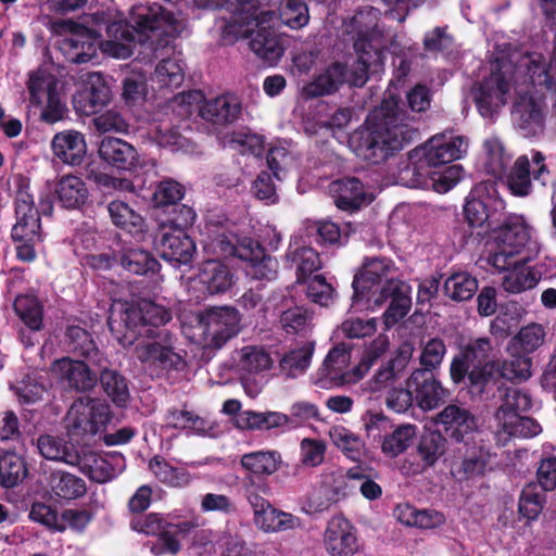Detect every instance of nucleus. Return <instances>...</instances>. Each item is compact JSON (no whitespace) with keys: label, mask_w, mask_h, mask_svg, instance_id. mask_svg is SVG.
<instances>
[{"label":"nucleus","mask_w":556,"mask_h":556,"mask_svg":"<svg viewBox=\"0 0 556 556\" xmlns=\"http://www.w3.org/2000/svg\"><path fill=\"white\" fill-rule=\"evenodd\" d=\"M539 86L523 77L515 80V96L510 111L515 129L526 138L543 135L548 116L546 97L535 89Z\"/></svg>","instance_id":"9d476101"},{"label":"nucleus","mask_w":556,"mask_h":556,"mask_svg":"<svg viewBox=\"0 0 556 556\" xmlns=\"http://www.w3.org/2000/svg\"><path fill=\"white\" fill-rule=\"evenodd\" d=\"M446 451V439L438 431L425 433L417 446L424 467L433 466Z\"/></svg>","instance_id":"4d7b16f0"},{"label":"nucleus","mask_w":556,"mask_h":556,"mask_svg":"<svg viewBox=\"0 0 556 556\" xmlns=\"http://www.w3.org/2000/svg\"><path fill=\"white\" fill-rule=\"evenodd\" d=\"M329 438L334 446L342 451L349 458L359 459L365 450V443L359 435L341 425L329 429Z\"/></svg>","instance_id":"de8ad7c7"},{"label":"nucleus","mask_w":556,"mask_h":556,"mask_svg":"<svg viewBox=\"0 0 556 556\" xmlns=\"http://www.w3.org/2000/svg\"><path fill=\"white\" fill-rule=\"evenodd\" d=\"M276 25V10L269 2L245 0L232 21L220 26L222 39L225 43H233L249 37L250 49L260 59L275 64L283 54L282 43L274 29Z\"/></svg>","instance_id":"20e7f679"},{"label":"nucleus","mask_w":556,"mask_h":556,"mask_svg":"<svg viewBox=\"0 0 556 556\" xmlns=\"http://www.w3.org/2000/svg\"><path fill=\"white\" fill-rule=\"evenodd\" d=\"M110 418V406L103 400L81 396L66 414L67 433L71 438L94 435L105 428Z\"/></svg>","instance_id":"ddd939ff"},{"label":"nucleus","mask_w":556,"mask_h":556,"mask_svg":"<svg viewBox=\"0 0 556 556\" xmlns=\"http://www.w3.org/2000/svg\"><path fill=\"white\" fill-rule=\"evenodd\" d=\"M494 346L490 338H476L459 346V353L451 362L450 375L454 383L466 378L468 369L493 357Z\"/></svg>","instance_id":"4be33fe9"},{"label":"nucleus","mask_w":556,"mask_h":556,"mask_svg":"<svg viewBox=\"0 0 556 556\" xmlns=\"http://www.w3.org/2000/svg\"><path fill=\"white\" fill-rule=\"evenodd\" d=\"M66 337L68 348L73 353L100 365V352L85 329L79 326H71L67 328Z\"/></svg>","instance_id":"09e8293b"},{"label":"nucleus","mask_w":556,"mask_h":556,"mask_svg":"<svg viewBox=\"0 0 556 556\" xmlns=\"http://www.w3.org/2000/svg\"><path fill=\"white\" fill-rule=\"evenodd\" d=\"M157 250L163 260L174 265L188 264L195 252V244L184 230L164 226Z\"/></svg>","instance_id":"cd10ccee"},{"label":"nucleus","mask_w":556,"mask_h":556,"mask_svg":"<svg viewBox=\"0 0 556 556\" xmlns=\"http://www.w3.org/2000/svg\"><path fill=\"white\" fill-rule=\"evenodd\" d=\"M56 33L70 31L61 43L66 59L73 63H87L97 55V37L86 30H74L72 22H60L55 25Z\"/></svg>","instance_id":"393cba45"},{"label":"nucleus","mask_w":556,"mask_h":556,"mask_svg":"<svg viewBox=\"0 0 556 556\" xmlns=\"http://www.w3.org/2000/svg\"><path fill=\"white\" fill-rule=\"evenodd\" d=\"M49 484L52 493L63 500H76L87 492L86 482L70 472L58 470L51 473Z\"/></svg>","instance_id":"79ce46f5"},{"label":"nucleus","mask_w":556,"mask_h":556,"mask_svg":"<svg viewBox=\"0 0 556 556\" xmlns=\"http://www.w3.org/2000/svg\"><path fill=\"white\" fill-rule=\"evenodd\" d=\"M16 223L12 229L14 241L40 242V217L34 207V199L26 191H18L16 197Z\"/></svg>","instance_id":"a878e982"},{"label":"nucleus","mask_w":556,"mask_h":556,"mask_svg":"<svg viewBox=\"0 0 556 556\" xmlns=\"http://www.w3.org/2000/svg\"><path fill=\"white\" fill-rule=\"evenodd\" d=\"M204 249L220 256H236L245 263V275L255 280L271 281L277 278L278 260L266 253L263 245L247 236H239L225 226H206Z\"/></svg>","instance_id":"423d86ee"},{"label":"nucleus","mask_w":556,"mask_h":556,"mask_svg":"<svg viewBox=\"0 0 556 556\" xmlns=\"http://www.w3.org/2000/svg\"><path fill=\"white\" fill-rule=\"evenodd\" d=\"M414 124L415 116L401 108L395 99H384L365 125L350 136V148L358 157L379 163L417 137Z\"/></svg>","instance_id":"f03ea898"},{"label":"nucleus","mask_w":556,"mask_h":556,"mask_svg":"<svg viewBox=\"0 0 556 556\" xmlns=\"http://www.w3.org/2000/svg\"><path fill=\"white\" fill-rule=\"evenodd\" d=\"M459 165L442 166L439 168L408 166L402 173V181L410 188H431L438 193H446L463 178Z\"/></svg>","instance_id":"dca6fc26"},{"label":"nucleus","mask_w":556,"mask_h":556,"mask_svg":"<svg viewBox=\"0 0 556 556\" xmlns=\"http://www.w3.org/2000/svg\"><path fill=\"white\" fill-rule=\"evenodd\" d=\"M51 371L54 378L68 389L88 391L97 383L96 375L83 361H75L70 357L58 359L53 363Z\"/></svg>","instance_id":"bb28decb"},{"label":"nucleus","mask_w":556,"mask_h":556,"mask_svg":"<svg viewBox=\"0 0 556 556\" xmlns=\"http://www.w3.org/2000/svg\"><path fill=\"white\" fill-rule=\"evenodd\" d=\"M281 463L280 454L276 451H257L244 454L241 465L254 475H273Z\"/></svg>","instance_id":"8fccbe9b"},{"label":"nucleus","mask_w":556,"mask_h":556,"mask_svg":"<svg viewBox=\"0 0 556 556\" xmlns=\"http://www.w3.org/2000/svg\"><path fill=\"white\" fill-rule=\"evenodd\" d=\"M149 136L161 147H168L173 150L184 147V137L173 128L172 122L167 118L151 123Z\"/></svg>","instance_id":"338daca9"},{"label":"nucleus","mask_w":556,"mask_h":556,"mask_svg":"<svg viewBox=\"0 0 556 556\" xmlns=\"http://www.w3.org/2000/svg\"><path fill=\"white\" fill-rule=\"evenodd\" d=\"M193 285L204 294L224 293L232 286V274L222 262L208 260L200 266Z\"/></svg>","instance_id":"2f4dec72"},{"label":"nucleus","mask_w":556,"mask_h":556,"mask_svg":"<svg viewBox=\"0 0 556 556\" xmlns=\"http://www.w3.org/2000/svg\"><path fill=\"white\" fill-rule=\"evenodd\" d=\"M51 149L55 157L72 166L80 165L87 154L85 136L74 129L55 134L51 141Z\"/></svg>","instance_id":"f704fd0d"},{"label":"nucleus","mask_w":556,"mask_h":556,"mask_svg":"<svg viewBox=\"0 0 556 556\" xmlns=\"http://www.w3.org/2000/svg\"><path fill=\"white\" fill-rule=\"evenodd\" d=\"M468 149V142L460 136L437 134L422 146L424 165L420 167L439 168L463 157Z\"/></svg>","instance_id":"6ab92c4d"},{"label":"nucleus","mask_w":556,"mask_h":556,"mask_svg":"<svg viewBox=\"0 0 556 556\" xmlns=\"http://www.w3.org/2000/svg\"><path fill=\"white\" fill-rule=\"evenodd\" d=\"M545 156L539 151H532L531 157L520 155L508 176V187L515 195L525 197L530 193L531 179L530 167L533 165L532 175L535 180H540L543 185L547 184L549 170L545 165Z\"/></svg>","instance_id":"aec40b11"},{"label":"nucleus","mask_w":556,"mask_h":556,"mask_svg":"<svg viewBox=\"0 0 556 556\" xmlns=\"http://www.w3.org/2000/svg\"><path fill=\"white\" fill-rule=\"evenodd\" d=\"M329 192L334 204L342 211L354 212L372 201V195L364 190L357 178H343L332 181Z\"/></svg>","instance_id":"473e14b6"},{"label":"nucleus","mask_w":556,"mask_h":556,"mask_svg":"<svg viewBox=\"0 0 556 556\" xmlns=\"http://www.w3.org/2000/svg\"><path fill=\"white\" fill-rule=\"evenodd\" d=\"M165 424L167 427L200 435L211 434L214 429L212 421L186 409H169L165 416Z\"/></svg>","instance_id":"4c0bfd02"},{"label":"nucleus","mask_w":556,"mask_h":556,"mask_svg":"<svg viewBox=\"0 0 556 556\" xmlns=\"http://www.w3.org/2000/svg\"><path fill=\"white\" fill-rule=\"evenodd\" d=\"M14 311L21 320L31 330H39L42 325V307L34 295H20L14 301Z\"/></svg>","instance_id":"e2e57ef3"},{"label":"nucleus","mask_w":556,"mask_h":556,"mask_svg":"<svg viewBox=\"0 0 556 556\" xmlns=\"http://www.w3.org/2000/svg\"><path fill=\"white\" fill-rule=\"evenodd\" d=\"M313 353V343L291 350L280 361L281 370L291 378L302 375L309 367Z\"/></svg>","instance_id":"6e6d98bb"},{"label":"nucleus","mask_w":556,"mask_h":556,"mask_svg":"<svg viewBox=\"0 0 556 556\" xmlns=\"http://www.w3.org/2000/svg\"><path fill=\"white\" fill-rule=\"evenodd\" d=\"M98 153L103 162L117 169L132 170L141 166L136 148L119 138H103L99 144Z\"/></svg>","instance_id":"7c9ffc66"},{"label":"nucleus","mask_w":556,"mask_h":556,"mask_svg":"<svg viewBox=\"0 0 556 556\" xmlns=\"http://www.w3.org/2000/svg\"><path fill=\"white\" fill-rule=\"evenodd\" d=\"M239 312L229 306L212 307L199 318L205 344L220 348L240 331Z\"/></svg>","instance_id":"2eb2a0df"},{"label":"nucleus","mask_w":556,"mask_h":556,"mask_svg":"<svg viewBox=\"0 0 556 556\" xmlns=\"http://www.w3.org/2000/svg\"><path fill=\"white\" fill-rule=\"evenodd\" d=\"M253 509V521L265 533H276L301 527L300 518L275 508L268 501L257 494L249 496Z\"/></svg>","instance_id":"412c9836"},{"label":"nucleus","mask_w":556,"mask_h":556,"mask_svg":"<svg viewBox=\"0 0 556 556\" xmlns=\"http://www.w3.org/2000/svg\"><path fill=\"white\" fill-rule=\"evenodd\" d=\"M287 257L296 267L298 282L312 278L311 275L321 267L319 255L312 248L302 247L292 249V247H290Z\"/></svg>","instance_id":"603ef678"},{"label":"nucleus","mask_w":556,"mask_h":556,"mask_svg":"<svg viewBox=\"0 0 556 556\" xmlns=\"http://www.w3.org/2000/svg\"><path fill=\"white\" fill-rule=\"evenodd\" d=\"M540 52L510 53L506 59L496 61L489 77L481 81L475 89L476 106L484 118H492L506 104L511 92L515 93V80L529 77L534 84V73L538 70L533 65H526L527 61L536 60Z\"/></svg>","instance_id":"39448f33"},{"label":"nucleus","mask_w":556,"mask_h":556,"mask_svg":"<svg viewBox=\"0 0 556 556\" xmlns=\"http://www.w3.org/2000/svg\"><path fill=\"white\" fill-rule=\"evenodd\" d=\"M397 268L387 258H372L364 264L363 270L353 280V304L374 309L381 306V295L400 286Z\"/></svg>","instance_id":"9b49d317"},{"label":"nucleus","mask_w":556,"mask_h":556,"mask_svg":"<svg viewBox=\"0 0 556 556\" xmlns=\"http://www.w3.org/2000/svg\"><path fill=\"white\" fill-rule=\"evenodd\" d=\"M269 353L258 345H247L237 351V366L242 375L260 374L273 366Z\"/></svg>","instance_id":"a19ab883"},{"label":"nucleus","mask_w":556,"mask_h":556,"mask_svg":"<svg viewBox=\"0 0 556 556\" xmlns=\"http://www.w3.org/2000/svg\"><path fill=\"white\" fill-rule=\"evenodd\" d=\"M407 387L415 393L418 406L425 410L435 408L450 395L448 391L424 369H417L410 375Z\"/></svg>","instance_id":"c756f323"},{"label":"nucleus","mask_w":556,"mask_h":556,"mask_svg":"<svg viewBox=\"0 0 556 556\" xmlns=\"http://www.w3.org/2000/svg\"><path fill=\"white\" fill-rule=\"evenodd\" d=\"M351 358V349L346 344L333 346L312 376V382L325 390L357 383L366 376V366L350 368Z\"/></svg>","instance_id":"f8f14e48"},{"label":"nucleus","mask_w":556,"mask_h":556,"mask_svg":"<svg viewBox=\"0 0 556 556\" xmlns=\"http://www.w3.org/2000/svg\"><path fill=\"white\" fill-rule=\"evenodd\" d=\"M416 435V427L413 425H402L392 433L386 435L381 450L388 457H396L402 454L412 444Z\"/></svg>","instance_id":"0e129e2a"},{"label":"nucleus","mask_w":556,"mask_h":556,"mask_svg":"<svg viewBox=\"0 0 556 556\" xmlns=\"http://www.w3.org/2000/svg\"><path fill=\"white\" fill-rule=\"evenodd\" d=\"M324 547L331 556H354L358 552L355 527L344 517H332L324 532Z\"/></svg>","instance_id":"5701e85b"},{"label":"nucleus","mask_w":556,"mask_h":556,"mask_svg":"<svg viewBox=\"0 0 556 556\" xmlns=\"http://www.w3.org/2000/svg\"><path fill=\"white\" fill-rule=\"evenodd\" d=\"M111 91L100 73L88 72L79 75L76 81V92L73 104L77 112L90 115L106 105Z\"/></svg>","instance_id":"f3484780"},{"label":"nucleus","mask_w":556,"mask_h":556,"mask_svg":"<svg viewBox=\"0 0 556 556\" xmlns=\"http://www.w3.org/2000/svg\"><path fill=\"white\" fill-rule=\"evenodd\" d=\"M477 290L478 280L466 271L454 273L444 282L445 294L456 302L471 299Z\"/></svg>","instance_id":"3c124183"},{"label":"nucleus","mask_w":556,"mask_h":556,"mask_svg":"<svg viewBox=\"0 0 556 556\" xmlns=\"http://www.w3.org/2000/svg\"><path fill=\"white\" fill-rule=\"evenodd\" d=\"M28 470L24 458L14 453L7 452L0 456V485L13 488L27 477Z\"/></svg>","instance_id":"49530a36"},{"label":"nucleus","mask_w":556,"mask_h":556,"mask_svg":"<svg viewBox=\"0 0 556 556\" xmlns=\"http://www.w3.org/2000/svg\"><path fill=\"white\" fill-rule=\"evenodd\" d=\"M276 18L291 29L302 28L309 21L307 5L302 0H285L279 5Z\"/></svg>","instance_id":"bf43d9fd"},{"label":"nucleus","mask_w":556,"mask_h":556,"mask_svg":"<svg viewBox=\"0 0 556 556\" xmlns=\"http://www.w3.org/2000/svg\"><path fill=\"white\" fill-rule=\"evenodd\" d=\"M536 60L527 61L526 65H533L538 72L534 74V84L546 88L555 93V99L552 104V118L556 125V46L548 59L541 54L535 56Z\"/></svg>","instance_id":"c03bdc74"},{"label":"nucleus","mask_w":556,"mask_h":556,"mask_svg":"<svg viewBox=\"0 0 556 556\" xmlns=\"http://www.w3.org/2000/svg\"><path fill=\"white\" fill-rule=\"evenodd\" d=\"M344 31L352 35L356 56L377 52L380 67L383 63L382 50L386 47L383 30L379 26V11L372 7L361 9L350 21L344 23Z\"/></svg>","instance_id":"4468645a"},{"label":"nucleus","mask_w":556,"mask_h":556,"mask_svg":"<svg viewBox=\"0 0 556 556\" xmlns=\"http://www.w3.org/2000/svg\"><path fill=\"white\" fill-rule=\"evenodd\" d=\"M484 189V186H478L470 192L464 206V214L471 227L486 225L493 229L498 222L497 213L504 210V203L491 195L483 197Z\"/></svg>","instance_id":"b1692460"},{"label":"nucleus","mask_w":556,"mask_h":556,"mask_svg":"<svg viewBox=\"0 0 556 556\" xmlns=\"http://www.w3.org/2000/svg\"><path fill=\"white\" fill-rule=\"evenodd\" d=\"M502 362L491 358L468 369L466 377L471 387L482 392L490 382L502 378Z\"/></svg>","instance_id":"680f3d73"},{"label":"nucleus","mask_w":556,"mask_h":556,"mask_svg":"<svg viewBox=\"0 0 556 556\" xmlns=\"http://www.w3.org/2000/svg\"><path fill=\"white\" fill-rule=\"evenodd\" d=\"M109 213L113 224L129 232L142 229L143 219L134 208L123 201H112L109 204Z\"/></svg>","instance_id":"052dcab7"},{"label":"nucleus","mask_w":556,"mask_h":556,"mask_svg":"<svg viewBox=\"0 0 556 556\" xmlns=\"http://www.w3.org/2000/svg\"><path fill=\"white\" fill-rule=\"evenodd\" d=\"M56 78L43 67L29 72L26 86L30 103L43 105L45 99L56 92Z\"/></svg>","instance_id":"37998d69"},{"label":"nucleus","mask_w":556,"mask_h":556,"mask_svg":"<svg viewBox=\"0 0 556 556\" xmlns=\"http://www.w3.org/2000/svg\"><path fill=\"white\" fill-rule=\"evenodd\" d=\"M172 315L164 306L149 300L137 303H114L109 317V327L115 339L124 346L134 345L136 358L162 369L180 370L186 363L176 348V339L159 327L169 321Z\"/></svg>","instance_id":"f257e3e1"},{"label":"nucleus","mask_w":556,"mask_h":556,"mask_svg":"<svg viewBox=\"0 0 556 556\" xmlns=\"http://www.w3.org/2000/svg\"><path fill=\"white\" fill-rule=\"evenodd\" d=\"M185 78L184 64L180 58L163 59L155 67L153 80L160 88H177Z\"/></svg>","instance_id":"864d4df0"},{"label":"nucleus","mask_w":556,"mask_h":556,"mask_svg":"<svg viewBox=\"0 0 556 556\" xmlns=\"http://www.w3.org/2000/svg\"><path fill=\"white\" fill-rule=\"evenodd\" d=\"M241 112V103L233 94H224L206 101L201 108V116L213 124L224 125L235 122Z\"/></svg>","instance_id":"c9c22d12"},{"label":"nucleus","mask_w":556,"mask_h":556,"mask_svg":"<svg viewBox=\"0 0 556 556\" xmlns=\"http://www.w3.org/2000/svg\"><path fill=\"white\" fill-rule=\"evenodd\" d=\"M36 446L46 459L61 462L70 466L77 463L79 448L63 438L43 434L37 439Z\"/></svg>","instance_id":"e433bc0d"},{"label":"nucleus","mask_w":556,"mask_h":556,"mask_svg":"<svg viewBox=\"0 0 556 556\" xmlns=\"http://www.w3.org/2000/svg\"><path fill=\"white\" fill-rule=\"evenodd\" d=\"M73 466L78 467L91 480L105 483L125 470L126 462L119 453L98 454L90 450L80 448L77 463Z\"/></svg>","instance_id":"a211bd4d"},{"label":"nucleus","mask_w":556,"mask_h":556,"mask_svg":"<svg viewBox=\"0 0 556 556\" xmlns=\"http://www.w3.org/2000/svg\"><path fill=\"white\" fill-rule=\"evenodd\" d=\"M93 21L97 26L93 31L100 36L104 29L108 35L101 43L102 52L116 59L129 58L136 42L147 41L149 33L160 30L167 35L176 30L175 16L156 2L134 5L129 22L111 12H97Z\"/></svg>","instance_id":"7ed1b4c3"},{"label":"nucleus","mask_w":556,"mask_h":556,"mask_svg":"<svg viewBox=\"0 0 556 556\" xmlns=\"http://www.w3.org/2000/svg\"><path fill=\"white\" fill-rule=\"evenodd\" d=\"M410 288L403 281H400V286L393 290H387L381 295L384 298L381 300V305L391 299L390 306L383 314L384 323L388 327L395 325L400 319L405 317L410 309Z\"/></svg>","instance_id":"ea45409f"},{"label":"nucleus","mask_w":556,"mask_h":556,"mask_svg":"<svg viewBox=\"0 0 556 556\" xmlns=\"http://www.w3.org/2000/svg\"><path fill=\"white\" fill-rule=\"evenodd\" d=\"M100 384L111 401L118 407H125L130 399L126 378L117 370L104 368L100 374Z\"/></svg>","instance_id":"a18cd8bd"},{"label":"nucleus","mask_w":556,"mask_h":556,"mask_svg":"<svg viewBox=\"0 0 556 556\" xmlns=\"http://www.w3.org/2000/svg\"><path fill=\"white\" fill-rule=\"evenodd\" d=\"M536 255H523L516 258V264L511 265L503 277L502 286L509 293H520L522 291L534 288L542 279L543 275L548 273L540 268H530L527 266Z\"/></svg>","instance_id":"72a5a7b5"},{"label":"nucleus","mask_w":556,"mask_h":556,"mask_svg":"<svg viewBox=\"0 0 556 556\" xmlns=\"http://www.w3.org/2000/svg\"><path fill=\"white\" fill-rule=\"evenodd\" d=\"M545 338V331L541 325L532 324L520 329L508 346V352L531 353L540 348Z\"/></svg>","instance_id":"13d9d810"},{"label":"nucleus","mask_w":556,"mask_h":556,"mask_svg":"<svg viewBox=\"0 0 556 556\" xmlns=\"http://www.w3.org/2000/svg\"><path fill=\"white\" fill-rule=\"evenodd\" d=\"M498 407L493 416V431L501 443L511 438H533L542 428L532 418L521 414L531 406L529 394L517 388L500 390Z\"/></svg>","instance_id":"6e6552de"},{"label":"nucleus","mask_w":556,"mask_h":556,"mask_svg":"<svg viewBox=\"0 0 556 556\" xmlns=\"http://www.w3.org/2000/svg\"><path fill=\"white\" fill-rule=\"evenodd\" d=\"M122 266L136 275H144L155 271L159 267L157 261L146 250L127 249L121 256Z\"/></svg>","instance_id":"69168bd1"},{"label":"nucleus","mask_w":556,"mask_h":556,"mask_svg":"<svg viewBox=\"0 0 556 556\" xmlns=\"http://www.w3.org/2000/svg\"><path fill=\"white\" fill-rule=\"evenodd\" d=\"M380 70V56L377 52H368L356 56L352 63H333L320 73L313 81L306 84L302 94L317 98L336 92L343 84L362 87L368 79V73Z\"/></svg>","instance_id":"1a4fd4ad"},{"label":"nucleus","mask_w":556,"mask_h":556,"mask_svg":"<svg viewBox=\"0 0 556 556\" xmlns=\"http://www.w3.org/2000/svg\"><path fill=\"white\" fill-rule=\"evenodd\" d=\"M485 148V170L494 176L505 175L511 156L505 151L503 143L497 138H489L484 142Z\"/></svg>","instance_id":"5fc2aeb1"},{"label":"nucleus","mask_w":556,"mask_h":556,"mask_svg":"<svg viewBox=\"0 0 556 556\" xmlns=\"http://www.w3.org/2000/svg\"><path fill=\"white\" fill-rule=\"evenodd\" d=\"M55 194L63 207L77 208L86 202L88 189L81 178L65 175L58 180Z\"/></svg>","instance_id":"58836bf2"},{"label":"nucleus","mask_w":556,"mask_h":556,"mask_svg":"<svg viewBox=\"0 0 556 556\" xmlns=\"http://www.w3.org/2000/svg\"><path fill=\"white\" fill-rule=\"evenodd\" d=\"M434 422L441 426L447 437L455 441H464L478 429V421L467 408L450 404L434 418Z\"/></svg>","instance_id":"c85d7f7f"},{"label":"nucleus","mask_w":556,"mask_h":556,"mask_svg":"<svg viewBox=\"0 0 556 556\" xmlns=\"http://www.w3.org/2000/svg\"><path fill=\"white\" fill-rule=\"evenodd\" d=\"M545 503V495L539 491L533 483L526 485L520 494L518 510L519 514L529 520H534L542 513Z\"/></svg>","instance_id":"774afa93"},{"label":"nucleus","mask_w":556,"mask_h":556,"mask_svg":"<svg viewBox=\"0 0 556 556\" xmlns=\"http://www.w3.org/2000/svg\"><path fill=\"white\" fill-rule=\"evenodd\" d=\"M488 245L486 262L496 270L509 269L520 255H538L541 250L533 227L517 214L494 226Z\"/></svg>","instance_id":"0eeeda50"}]
</instances>
